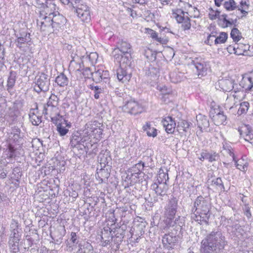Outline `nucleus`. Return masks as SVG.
Masks as SVG:
<instances>
[{"label": "nucleus", "instance_id": "nucleus-1", "mask_svg": "<svg viewBox=\"0 0 253 253\" xmlns=\"http://www.w3.org/2000/svg\"><path fill=\"white\" fill-rule=\"evenodd\" d=\"M226 244L225 237L221 232L213 231L202 240L200 253H218Z\"/></svg>", "mask_w": 253, "mask_h": 253}, {"label": "nucleus", "instance_id": "nucleus-2", "mask_svg": "<svg viewBox=\"0 0 253 253\" xmlns=\"http://www.w3.org/2000/svg\"><path fill=\"white\" fill-rule=\"evenodd\" d=\"M210 206L202 196H199L195 200L192 211V218L200 224H207L210 216Z\"/></svg>", "mask_w": 253, "mask_h": 253}, {"label": "nucleus", "instance_id": "nucleus-3", "mask_svg": "<svg viewBox=\"0 0 253 253\" xmlns=\"http://www.w3.org/2000/svg\"><path fill=\"white\" fill-rule=\"evenodd\" d=\"M177 208V200L176 198L173 197L169 200L168 204L165 208V222L167 227L175 226L176 228L180 229L183 225V223L180 221V218L179 216L174 219Z\"/></svg>", "mask_w": 253, "mask_h": 253}, {"label": "nucleus", "instance_id": "nucleus-4", "mask_svg": "<svg viewBox=\"0 0 253 253\" xmlns=\"http://www.w3.org/2000/svg\"><path fill=\"white\" fill-rule=\"evenodd\" d=\"M102 133V129L101 128V124L98 121H90L85 125V129L84 130V137L82 139V142L85 143L86 146L88 147L87 144L91 141L89 140L91 137L95 140L99 139ZM83 145H84L83 144Z\"/></svg>", "mask_w": 253, "mask_h": 253}, {"label": "nucleus", "instance_id": "nucleus-5", "mask_svg": "<svg viewBox=\"0 0 253 253\" xmlns=\"http://www.w3.org/2000/svg\"><path fill=\"white\" fill-rule=\"evenodd\" d=\"M123 111L132 115L141 114L145 111V107L140 103L133 99L126 102L122 106Z\"/></svg>", "mask_w": 253, "mask_h": 253}, {"label": "nucleus", "instance_id": "nucleus-6", "mask_svg": "<svg viewBox=\"0 0 253 253\" xmlns=\"http://www.w3.org/2000/svg\"><path fill=\"white\" fill-rule=\"evenodd\" d=\"M172 16L178 23L181 24V26L184 30H189L190 28L191 23L189 16L185 14L181 9H172Z\"/></svg>", "mask_w": 253, "mask_h": 253}, {"label": "nucleus", "instance_id": "nucleus-7", "mask_svg": "<svg viewBox=\"0 0 253 253\" xmlns=\"http://www.w3.org/2000/svg\"><path fill=\"white\" fill-rule=\"evenodd\" d=\"M131 46L126 42L121 41L117 42V47L115 48L112 52V55L114 59H119V55H127L130 54Z\"/></svg>", "mask_w": 253, "mask_h": 253}, {"label": "nucleus", "instance_id": "nucleus-8", "mask_svg": "<svg viewBox=\"0 0 253 253\" xmlns=\"http://www.w3.org/2000/svg\"><path fill=\"white\" fill-rule=\"evenodd\" d=\"M77 16L82 21L87 22L90 20V15L89 7L86 4L81 2H78L73 7Z\"/></svg>", "mask_w": 253, "mask_h": 253}, {"label": "nucleus", "instance_id": "nucleus-9", "mask_svg": "<svg viewBox=\"0 0 253 253\" xmlns=\"http://www.w3.org/2000/svg\"><path fill=\"white\" fill-rule=\"evenodd\" d=\"M37 24L40 27L41 30L45 33L53 32L50 13L48 15L40 14L39 19L37 20Z\"/></svg>", "mask_w": 253, "mask_h": 253}, {"label": "nucleus", "instance_id": "nucleus-10", "mask_svg": "<svg viewBox=\"0 0 253 253\" xmlns=\"http://www.w3.org/2000/svg\"><path fill=\"white\" fill-rule=\"evenodd\" d=\"M42 109V114L46 117H49L52 122L59 120L62 117L60 115L57 106L44 104Z\"/></svg>", "mask_w": 253, "mask_h": 253}, {"label": "nucleus", "instance_id": "nucleus-11", "mask_svg": "<svg viewBox=\"0 0 253 253\" xmlns=\"http://www.w3.org/2000/svg\"><path fill=\"white\" fill-rule=\"evenodd\" d=\"M49 85L48 76L44 73H42L36 82L34 90L38 93L42 91H46L48 90Z\"/></svg>", "mask_w": 253, "mask_h": 253}, {"label": "nucleus", "instance_id": "nucleus-12", "mask_svg": "<svg viewBox=\"0 0 253 253\" xmlns=\"http://www.w3.org/2000/svg\"><path fill=\"white\" fill-rule=\"evenodd\" d=\"M53 27V31L62 29L66 22V18L58 12L50 13Z\"/></svg>", "mask_w": 253, "mask_h": 253}, {"label": "nucleus", "instance_id": "nucleus-13", "mask_svg": "<svg viewBox=\"0 0 253 253\" xmlns=\"http://www.w3.org/2000/svg\"><path fill=\"white\" fill-rule=\"evenodd\" d=\"M253 86V78L251 77L244 76L240 81L239 84L236 86L237 92L240 95L243 94L242 89L250 90Z\"/></svg>", "mask_w": 253, "mask_h": 253}, {"label": "nucleus", "instance_id": "nucleus-14", "mask_svg": "<svg viewBox=\"0 0 253 253\" xmlns=\"http://www.w3.org/2000/svg\"><path fill=\"white\" fill-rule=\"evenodd\" d=\"M57 126V131L60 136L65 135L69 131V128L71 127V124L68 123L63 117L59 119V120L53 122Z\"/></svg>", "mask_w": 253, "mask_h": 253}, {"label": "nucleus", "instance_id": "nucleus-15", "mask_svg": "<svg viewBox=\"0 0 253 253\" xmlns=\"http://www.w3.org/2000/svg\"><path fill=\"white\" fill-rule=\"evenodd\" d=\"M218 85L221 90L224 92L236 91L237 84H235L233 81L229 79H221L218 81Z\"/></svg>", "mask_w": 253, "mask_h": 253}, {"label": "nucleus", "instance_id": "nucleus-16", "mask_svg": "<svg viewBox=\"0 0 253 253\" xmlns=\"http://www.w3.org/2000/svg\"><path fill=\"white\" fill-rule=\"evenodd\" d=\"M128 69L119 67L117 70V76L118 80L123 83L128 82L131 78V74L128 71Z\"/></svg>", "mask_w": 253, "mask_h": 253}, {"label": "nucleus", "instance_id": "nucleus-17", "mask_svg": "<svg viewBox=\"0 0 253 253\" xmlns=\"http://www.w3.org/2000/svg\"><path fill=\"white\" fill-rule=\"evenodd\" d=\"M242 98L237 91L231 92L229 95H228L225 104V107L230 109L233 107V106L239 101Z\"/></svg>", "mask_w": 253, "mask_h": 253}, {"label": "nucleus", "instance_id": "nucleus-18", "mask_svg": "<svg viewBox=\"0 0 253 253\" xmlns=\"http://www.w3.org/2000/svg\"><path fill=\"white\" fill-rule=\"evenodd\" d=\"M162 123L167 133H172L174 132L176 123L172 117L168 116L164 118L162 121Z\"/></svg>", "mask_w": 253, "mask_h": 253}, {"label": "nucleus", "instance_id": "nucleus-19", "mask_svg": "<svg viewBox=\"0 0 253 253\" xmlns=\"http://www.w3.org/2000/svg\"><path fill=\"white\" fill-rule=\"evenodd\" d=\"M193 63L197 70L198 76H203L206 74L208 66L202 59L196 58L193 61Z\"/></svg>", "mask_w": 253, "mask_h": 253}, {"label": "nucleus", "instance_id": "nucleus-20", "mask_svg": "<svg viewBox=\"0 0 253 253\" xmlns=\"http://www.w3.org/2000/svg\"><path fill=\"white\" fill-rule=\"evenodd\" d=\"M238 131L245 141L253 144V130L250 129L248 126H242Z\"/></svg>", "mask_w": 253, "mask_h": 253}, {"label": "nucleus", "instance_id": "nucleus-21", "mask_svg": "<svg viewBox=\"0 0 253 253\" xmlns=\"http://www.w3.org/2000/svg\"><path fill=\"white\" fill-rule=\"evenodd\" d=\"M196 120L197 126L201 132L208 128L210 124L207 116L200 114L196 116Z\"/></svg>", "mask_w": 253, "mask_h": 253}, {"label": "nucleus", "instance_id": "nucleus-22", "mask_svg": "<svg viewBox=\"0 0 253 253\" xmlns=\"http://www.w3.org/2000/svg\"><path fill=\"white\" fill-rule=\"evenodd\" d=\"M115 61L120 64L121 68L128 69L131 63V58L130 54L127 55H119V59H114Z\"/></svg>", "mask_w": 253, "mask_h": 253}, {"label": "nucleus", "instance_id": "nucleus-23", "mask_svg": "<svg viewBox=\"0 0 253 253\" xmlns=\"http://www.w3.org/2000/svg\"><path fill=\"white\" fill-rule=\"evenodd\" d=\"M176 241V237L170 234H165L162 240L164 246L168 249L172 248Z\"/></svg>", "mask_w": 253, "mask_h": 253}, {"label": "nucleus", "instance_id": "nucleus-24", "mask_svg": "<svg viewBox=\"0 0 253 253\" xmlns=\"http://www.w3.org/2000/svg\"><path fill=\"white\" fill-rule=\"evenodd\" d=\"M215 114L212 116V119L214 124L216 126H220L221 125H225L226 124V116L224 114L223 112L215 111H214Z\"/></svg>", "mask_w": 253, "mask_h": 253}, {"label": "nucleus", "instance_id": "nucleus-25", "mask_svg": "<svg viewBox=\"0 0 253 253\" xmlns=\"http://www.w3.org/2000/svg\"><path fill=\"white\" fill-rule=\"evenodd\" d=\"M111 234V231L109 227L107 228H104L102 230L100 235L102 246L104 247L106 246L112 240V238Z\"/></svg>", "mask_w": 253, "mask_h": 253}, {"label": "nucleus", "instance_id": "nucleus-26", "mask_svg": "<svg viewBox=\"0 0 253 253\" xmlns=\"http://www.w3.org/2000/svg\"><path fill=\"white\" fill-rule=\"evenodd\" d=\"M91 77L93 80L97 83L100 82L103 79H107L109 77V73L107 71L98 70L92 73Z\"/></svg>", "mask_w": 253, "mask_h": 253}, {"label": "nucleus", "instance_id": "nucleus-27", "mask_svg": "<svg viewBox=\"0 0 253 253\" xmlns=\"http://www.w3.org/2000/svg\"><path fill=\"white\" fill-rule=\"evenodd\" d=\"M38 113V106L35 104V108L30 110L29 116L32 124L34 126H38L42 122L41 118L37 115Z\"/></svg>", "mask_w": 253, "mask_h": 253}, {"label": "nucleus", "instance_id": "nucleus-28", "mask_svg": "<svg viewBox=\"0 0 253 253\" xmlns=\"http://www.w3.org/2000/svg\"><path fill=\"white\" fill-rule=\"evenodd\" d=\"M199 159L202 161H204L205 160H208L209 162H212L217 161L218 156L215 153H210L206 151H204L201 152Z\"/></svg>", "mask_w": 253, "mask_h": 253}, {"label": "nucleus", "instance_id": "nucleus-29", "mask_svg": "<svg viewBox=\"0 0 253 253\" xmlns=\"http://www.w3.org/2000/svg\"><path fill=\"white\" fill-rule=\"evenodd\" d=\"M75 59L71 60L69 66V70L71 72L81 71L84 67L83 61H79L77 58Z\"/></svg>", "mask_w": 253, "mask_h": 253}, {"label": "nucleus", "instance_id": "nucleus-30", "mask_svg": "<svg viewBox=\"0 0 253 253\" xmlns=\"http://www.w3.org/2000/svg\"><path fill=\"white\" fill-rule=\"evenodd\" d=\"M30 37L21 38L19 39H16L14 41L17 47L21 50L24 51L26 48L28 47L29 42H30Z\"/></svg>", "mask_w": 253, "mask_h": 253}, {"label": "nucleus", "instance_id": "nucleus-31", "mask_svg": "<svg viewBox=\"0 0 253 253\" xmlns=\"http://www.w3.org/2000/svg\"><path fill=\"white\" fill-rule=\"evenodd\" d=\"M151 188L154 190L156 194L161 196L165 195L167 190H168V186L167 184L163 183H160V185H158L157 183H153L151 185Z\"/></svg>", "mask_w": 253, "mask_h": 253}, {"label": "nucleus", "instance_id": "nucleus-32", "mask_svg": "<svg viewBox=\"0 0 253 253\" xmlns=\"http://www.w3.org/2000/svg\"><path fill=\"white\" fill-rule=\"evenodd\" d=\"M143 129L145 131L148 136L155 137L157 135V129L152 126L150 122H147L143 126Z\"/></svg>", "mask_w": 253, "mask_h": 253}, {"label": "nucleus", "instance_id": "nucleus-33", "mask_svg": "<svg viewBox=\"0 0 253 253\" xmlns=\"http://www.w3.org/2000/svg\"><path fill=\"white\" fill-rule=\"evenodd\" d=\"M84 49L83 47H80L77 49L76 52H73L71 54L72 60H76L75 58L78 59L79 61H83V58H84V55L85 54Z\"/></svg>", "mask_w": 253, "mask_h": 253}, {"label": "nucleus", "instance_id": "nucleus-34", "mask_svg": "<svg viewBox=\"0 0 253 253\" xmlns=\"http://www.w3.org/2000/svg\"><path fill=\"white\" fill-rule=\"evenodd\" d=\"M250 45L248 44L237 43L235 54L238 55H244L249 50Z\"/></svg>", "mask_w": 253, "mask_h": 253}, {"label": "nucleus", "instance_id": "nucleus-35", "mask_svg": "<svg viewBox=\"0 0 253 253\" xmlns=\"http://www.w3.org/2000/svg\"><path fill=\"white\" fill-rule=\"evenodd\" d=\"M234 161L235 162V165L238 169L243 171H245L247 170L248 164L245 160L242 158L237 161L235 159V161Z\"/></svg>", "mask_w": 253, "mask_h": 253}, {"label": "nucleus", "instance_id": "nucleus-36", "mask_svg": "<svg viewBox=\"0 0 253 253\" xmlns=\"http://www.w3.org/2000/svg\"><path fill=\"white\" fill-rule=\"evenodd\" d=\"M221 18L222 19L223 24L222 27H227L235 25L237 22V19H232L228 18V16L226 14H223L221 15Z\"/></svg>", "mask_w": 253, "mask_h": 253}, {"label": "nucleus", "instance_id": "nucleus-37", "mask_svg": "<svg viewBox=\"0 0 253 253\" xmlns=\"http://www.w3.org/2000/svg\"><path fill=\"white\" fill-rule=\"evenodd\" d=\"M55 82L60 86H65L68 84V79L63 73H61L56 78Z\"/></svg>", "mask_w": 253, "mask_h": 253}, {"label": "nucleus", "instance_id": "nucleus-38", "mask_svg": "<svg viewBox=\"0 0 253 253\" xmlns=\"http://www.w3.org/2000/svg\"><path fill=\"white\" fill-rule=\"evenodd\" d=\"M178 5L180 7L179 9L183 10L187 15L188 12H191V10L193 9V6L191 4L181 0L179 1Z\"/></svg>", "mask_w": 253, "mask_h": 253}, {"label": "nucleus", "instance_id": "nucleus-39", "mask_svg": "<svg viewBox=\"0 0 253 253\" xmlns=\"http://www.w3.org/2000/svg\"><path fill=\"white\" fill-rule=\"evenodd\" d=\"M228 38V34L225 32H221L218 35L216 32V36L215 39V44L224 43L226 42Z\"/></svg>", "mask_w": 253, "mask_h": 253}, {"label": "nucleus", "instance_id": "nucleus-40", "mask_svg": "<svg viewBox=\"0 0 253 253\" xmlns=\"http://www.w3.org/2000/svg\"><path fill=\"white\" fill-rule=\"evenodd\" d=\"M189 123L186 121L182 120L178 123L176 128L180 133H183L184 132H187L189 130Z\"/></svg>", "mask_w": 253, "mask_h": 253}, {"label": "nucleus", "instance_id": "nucleus-41", "mask_svg": "<svg viewBox=\"0 0 253 253\" xmlns=\"http://www.w3.org/2000/svg\"><path fill=\"white\" fill-rule=\"evenodd\" d=\"M211 185L218 190L224 191V187L222 179L220 177L213 179L211 181Z\"/></svg>", "mask_w": 253, "mask_h": 253}, {"label": "nucleus", "instance_id": "nucleus-42", "mask_svg": "<svg viewBox=\"0 0 253 253\" xmlns=\"http://www.w3.org/2000/svg\"><path fill=\"white\" fill-rule=\"evenodd\" d=\"M230 35L233 41L236 42H238L242 38L241 32L236 28L232 29Z\"/></svg>", "mask_w": 253, "mask_h": 253}, {"label": "nucleus", "instance_id": "nucleus-43", "mask_svg": "<svg viewBox=\"0 0 253 253\" xmlns=\"http://www.w3.org/2000/svg\"><path fill=\"white\" fill-rule=\"evenodd\" d=\"M249 106L250 105L248 102L244 101L241 103L240 104V107L238 109L237 114L239 115L246 114L249 108Z\"/></svg>", "mask_w": 253, "mask_h": 253}, {"label": "nucleus", "instance_id": "nucleus-44", "mask_svg": "<svg viewBox=\"0 0 253 253\" xmlns=\"http://www.w3.org/2000/svg\"><path fill=\"white\" fill-rule=\"evenodd\" d=\"M16 81L15 73L11 72L7 80V89L12 88L15 84Z\"/></svg>", "mask_w": 253, "mask_h": 253}, {"label": "nucleus", "instance_id": "nucleus-45", "mask_svg": "<svg viewBox=\"0 0 253 253\" xmlns=\"http://www.w3.org/2000/svg\"><path fill=\"white\" fill-rule=\"evenodd\" d=\"M224 7L228 11H232L237 7L236 3L234 0H229L224 3Z\"/></svg>", "mask_w": 253, "mask_h": 253}, {"label": "nucleus", "instance_id": "nucleus-46", "mask_svg": "<svg viewBox=\"0 0 253 253\" xmlns=\"http://www.w3.org/2000/svg\"><path fill=\"white\" fill-rule=\"evenodd\" d=\"M216 36V32L212 31L208 36L207 39L205 41V43L208 45H211L213 43L215 44V39Z\"/></svg>", "mask_w": 253, "mask_h": 253}, {"label": "nucleus", "instance_id": "nucleus-47", "mask_svg": "<svg viewBox=\"0 0 253 253\" xmlns=\"http://www.w3.org/2000/svg\"><path fill=\"white\" fill-rule=\"evenodd\" d=\"M15 36L16 38V39H19L21 38L30 37V34L25 30L20 29L19 31L15 32Z\"/></svg>", "mask_w": 253, "mask_h": 253}, {"label": "nucleus", "instance_id": "nucleus-48", "mask_svg": "<svg viewBox=\"0 0 253 253\" xmlns=\"http://www.w3.org/2000/svg\"><path fill=\"white\" fill-rule=\"evenodd\" d=\"M59 99L58 97L54 95L51 94L48 99L47 102L45 104L47 105L57 106L58 103Z\"/></svg>", "mask_w": 253, "mask_h": 253}, {"label": "nucleus", "instance_id": "nucleus-49", "mask_svg": "<svg viewBox=\"0 0 253 253\" xmlns=\"http://www.w3.org/2000/svg\"><path fill=\"white\" fill-rule=\"evenodd\" d=\"M169 179L168 174L167 173L160 172L158 177V181L159 183H163L166 184L167 181Z\"/></svg>", "mask_w": 253, "mask_h": 253}, {"label": "nucleus", "instance_id": "nucleus-50", "mask_svg": "<svg viewBox=\"0 0 253 253\" xmlns=\"http://www.w3.org/2000/svg\"><path fill=\"white\" fill-rule=\"evenodd\" d=\"M147 33L150 35V37L159 42H161L162 39L161 38H159L157 33L151 29H146Z\"/></svg>", "mask_w": 253, "mask_h": 253}, {"label": "nucleus", "instance_id": "nucleus-51", "mask_svg": "<svg viewBox=\"0 0 253 253\" xmlns=\"http://www.w3.org/2000/svg\"><path fill=\"white\" fill-rule=\"evenodd\" d=\"M109 175V174L105 169H101L99 172H97L96 177L100 178V180L102 182L105 178H108Z\"/></svg>", "mask_w": 253, "mask_h": 253}, {"label": "nucleus", "instance_id": "nucleus-52", "mask_svg": "<svg viewBox=\"0 0 253 253\" xmlns=\"http://www.w3.org/2000/svg\"><path fill=\"white\" fill-rule=\"evenodd\" d=\"M4 49L3 46L0 44V71L4 67Z\"/></svg>", "mask_w": 253, "mask_h": 253}, {"label": "nucleus", "instance_id": "nucleus-53", "mask_svg": "<svg viewBox=\"0 0 253 253\" xmlns=\"http://www.w3.org/2000/svg\"><path fill=\"white\" fill-rule=\"evenodd\" d=\"M209 18L211 20H215L219 16L220 11L218 10H214L212 8H209Z\"/></svg>", "mask_w": 253, "mask_h": 253}, {"label": "nucleus", "instance_id": "nucleus-54", "mask_svg": "<svg viewBox=\"0 0 253 253\" xmlns=\"http://www.w3.org/2000/svg\"><path fill=\"white\" fill-rule=\"evenodd\" d=\"M91 89L94 91V98L95 99H98L99 98V95L103 93V89L100 87L99 86H92Z\"/></svg>", "mask_w": 253, "mask_h": 253}, {"label": "nucleus", "instance_id": "nucleus-55", "mask_svg": "<svg viewBox=\"0 0 253 253\" xmlns=\"http://www.w3.org/2000/svg\"><path fill=\"white\" fill-rule=\"evenodd\" d=\"M64 4L69 5L73 7L75 5L80 2V0H60Z\"/></svg>", "mask_w": 253, "mask_h": 253}, {"label": "nucleus", "instance_id": "nucleus-56", "mask_svg": "<svg viewBox=\"0 0 253 253\" xmlns=\"http://www.w3.org/2000/svg\"><path fill=\"white\" fill-rule=\"evenodd\" d=\"M10 248L11 251L13 253H17L19 251L18 248V243H16L15 242H12L11 240H10L9 241Z\"/></svg>", "mask_w": 253, "mask_h": 253}, {"label": "nucleus", "instance_id": "nucleus-57", "mask_svg": "<svg viewBox=\"0 0 253 253\" xmlns=\"http://www.w3.org/2000/svg\"><path fill=\"white\" fill-rule=\"evenodd\" d=\"M98 57V56L96 52H91L86 58L88 57L91 63L93 64L96 63Z\"/></svg>", "mask_w": 253, "mask_h": 253}, {"label": "nucleus", "instance_id": "nucleus-58", "mask_svg": "<svg viewBox=\"0 0 253 253\" xmlns=\"http://www.w3.org/2000/svg\"><path fill=\"white\" fill-rule=\"evenodd\" d=\"M157 89L159 90L162 94L166 95L168 94L169 91L166 85H159L157 86Z\"/></svg>", "mask_w": 253, "mask_h": 253}, {"label": "nucleus", "instance_id": "nucleus-59", "mask_svg": "<svg viewBox=\"0 0 253 253\" xmlns=\"http://www.w3.org/2000/svg\"><path fill=\"white\" fill-rule=\"evenodd\" d=\"M7 151V155L8 157H9V158H11L14 156L15 149L10 144L8 145Z\"/></svg>", "mask_w": 253, "mask_h": 253}, {"label": "nucleus", "instance_id": "nucleus-60", "mask_svg": "<svg viewBox=\"0 0 253 253\" xmlns=\"http://www.w3.org/2000/svg\"><path fill=\"white\" fill-rule=\"evenodd\" d=\"M17 233H18L17 229H14L12 231V236L11 237V238H12V239L11 240L12 242H15L16 243L19 242V241L20 240V238H19V236L18 235Z\"/></svg>", "mask_w": 253, "mask_h": 253}, {"label": "nucleus", "instance_id": "nucleus-61", "mask_svg": "<svg viewBox=\"0 0 253 253\" xmlns=\"http://www.w3.org/2000/svg\"><path fill=\"white\" fill-rule=\"evenodd\" d=\"M193 9L191 10V12H188V15L190 17H197L199 16V11L198 9L195 6H193Z\"/></svg>", "mask_w": 253, "mask_h": 253}, {"label": "nucleus", "instance_id": "nucleus-62", "mask_svg": "<svg viewBox=\"0 0 253 253\" xmlns=\"http://www.w3.org/2000/svg\"><path fill=\"white\" fill-rule=\"evenodd\" d=\"M224 150L225 153L228 154L230 156L232 157L233 161H235V157L233 153V152L232 151V149L231 147H224Z\"/></svg>", "mask_w": 253, "mask_h": 253}, {"label": "nucleus", "instance_id": "nucleus-63", "mask_svg": "<svg viewBox=\"0 0 253 253\" xmlns=\"http://www.w3.org/2000/svg\"><path fill=\"white\" fill-rule=\"evenodd\" d=\"M244 214L248 218H250L252 214L250 211V209L248 206H245V208H244Z\"/></svg>", "mask_w": 253, "mask_h": 253}, {"label": "nucleus", "instance_id": "nucleus-64", "mask_svg": "<svg viewBox=\"0 0 253 253\" xmlns=\"http://www.w3.org/2000/svg\"><path fill=\"white\" fill-rule=\"evenodd\" d=\"M236 47H237V43L235 44L234 46H232V45L229 46L228 47H227V50L228 52L230 54H232V53L235 54V51L236 50Z\"/></svg>", "mask_w": 253, "mask_h": 253}]
</instances>
